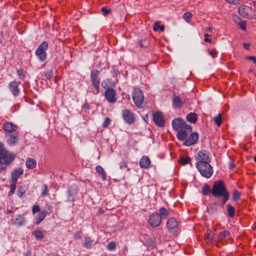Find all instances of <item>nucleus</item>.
Here are the masks:
<instances>
[{
  "instance_id": "obj_27",
  "label": "nucleus",
  "mask_w": 256,
  "mask_h": 256,
  "mask_svg": "<svg viewBox=\"0 0 256 256\" xmlns=\"http://www.w3.org/2000/svg\"><path fill=\"white\" fill-rule=\"evenodd\" d=\"M159 212L160 214H158L161 220L162 219L166 218L170 214L166 208L163 207L160 208Z\"/></svg>"
},
{
  "instance_id": "obj_34",
  "label": "nucleus",
  "mask_w": 256,
  "mask_h": 256,
  "mask_svg": "<svg viewBox=\"0 0 256 256\" xmlns=\"http://www.w3.org/2000/svg\"><path fill=\"white\" fill-rule=\"evenodd\" d=\"M190 160V158L188 156H182L178 160V162L182 165H185L188 164Z\"/></svg>"
},
{
  "instance_id": "obj_23",
  "label": "nucleus",
  "mask_w": 256,
  "mask_h": 256,
  "mask_svg": "<svg viewBox=\"0 0 256 256\" xmlns=\"http://www.w3.org/2000/svg\"><path fill=\"white\" fill-rule=\"evenodd\" d=\"M172 104L174 108H180L183 104V102L178 96H174L172 100Z\"/></svg>"
},
{
  "instance_id": "obj_20",
  "label": "nucleus",
  "mask_w": 256,
  "mask_h": 256,
  "mask_svg": "<svg viewBox=\"0 0 256 256\" xmlns=\"http://www.w3.org/2000/svg\"><path fill=\"white\" fill-rule=\"evenodd\" d=\"M18 126L12 122H7L4 125V130L7 132H14L17 130Z\"/></svg>"
},
{
  "instance_id": "obj_2",
  "label": "nucleus",
  "mask_w": 256,
  "mask_h": 256,
  "mask_svg": "<svg viewBox=\"0 0 256 256\" xmlns=\"http://www.w3.org/2000/svg\"><path fill=\"white\" fill-rule=\"evenodd\" d=\"M196 168L202 176L206 178H210L213 174V168L208 162H198Z\"/></svg>"
},
{
  "instance_id": "obj_26",
  "label": "nucleus",
  "mask_w": 256,
  "mask_h": 256,
  "mask_svg": "<svg viewBox=\"0 0 256 256\" xmlns=\"http://www.w3.org/2000/svg\"><path fill=\"white\" fill-rule=\"evenodd\" d=\"M46 216V212L44 211L40 212L36 216V222L35 224H39Z\"/></svg>"
},
{
  "instance_id": "obj_16",
  "label": "nucleus",
  "mask_w": 256,
  "mask_h": 256,
  "mask_svg": "<svg viewBox=\"0 0 256 256\" xmlns=\"http://www.w3.org/2000/svg\"><path fill=\"white\" fill-rule=\"evenodd\" d=\"M11 222L16 226H20L25 224L26 220L22 215L17 214L12 218Z\"/></svg>"
},
{
  "instance_id": "obj_25",
  "label": "nucleus",
  "mask_w": 256,
  "mask_h": 256,
  "mask_svg": "<svg viewBox=\"0 0 256 256\" xmlns=\"http://www.w3.org/2000/svg\"><path fill=\"white\" fill-rule=\"evenodd\" d=\"M26 164L27 168L33 169L36 166V162L34 158H29L26 160Z\"/></svg>"
},
{
  "instance_id": "obj_7",
  "label": "nucleus",
  "mask_w": 256,
  "mask_h": 256,
  "mask_svg": "<svg viewBox=\"0 0 256 256\" xmlns=\"http://www.w3.org/2000/svg\"><path fill=\"white\" fill-rule=\"evenodd\" d=\"M99 72L96 70H93L90 73V78L92 84L94 88V94H97L99 92V84L100 83V78L98 76Z\"/></svg>"
},
{
  "instance_id": "obj_6",
  "label": "nucleus",
  "mask_w": 256,
  "mask_h": 256,
  "mask_svg": "<svg viewBox=\"0 0 256 256\" xmlns=\"http://www.w3.org/2000/svg\"><path fill=\"white\" fill-rule=\"evenodd\" d=\"M132 98L136 106L139 108H142L144 101L142 91L138 88H134L132 92Z\"/></svg>"
},
{
  "instance_id": "obj_12",
  "label": "nucleus",
  "mask_w": 256,
  "mask_h": 256,
  "mask_svg": "<svg viewBox=\"0 0 256 256\" xmlns=\"http://www.w3.org/2000/svg\"><path fill=\"white\" fill-rule=\"evenodd\" d=\"M210 153L206 150H201L197 154L196 157L198 162H210Z\"/></svg>"
},
{
  "instance_id": "obj_43",
  "label": "nucleus",
  "mask_w": 256,
  "mask_h": 256,
  "mask_svg": "<svg viewBox=\"0 0 256 256\" xmlns=\"http://www.w3.org/2000/svg\"><path fill=\"white\" fill-rule=\"evenodd\" d=\"M192 14L190 12H186L184 14V18L186 21L189 22L191 18Z\"/></svg>"
},
{
  "instance_id": "obj_35",
  "label": "nucleus",
  "mask_w": 256,
  "mask_h": 256,
  "mask_svg": "<svg viewBox=\"0 0 256 256\" xmlns=\"http://www.w3.org/2000/svg\"><path fill=\"white\" fill-rule=\"evenodd\" d=\"M230 235L229 232L227 230H224L220 232L218 235V240L220 241L224 238L228 237Z\"/></svg>"
},
{
  "instance_id": "obj_1",
  "label": "nucleus",
  "mask_w": 256,
  "mask_h": 256,
  "mask_svg": "<svg viewBox=\"0 0 256 256\" xmlns=\"http://www.w3.org/2000/svg\"><path fill=\"white\" fill-rule=\"evenodd\" d=\"M14 159V156L6 151L4 146L0 142V170L5 168Z\"/></svg>"
},
{
  "instance_id": "obj_21",
  "label": "nucleus",
  "mask_w": 256,
  "mask_h": 256,
  "mask_svg": "<svg viewBox=\"0 0 256 256\" xmlns=\"http://www.w3.org/2000/svg\"><path fill=\"white\" fill-rule=\"evenodd\" d=\"M150 164V161L149 158L147 156H143L140 161V166L144 168H148Z\"/></svg>"
},
{
  "instance_id": "obj_54",
  "label": "nucleus",
  "mask_w": 256,
  "mask_h": 256,
  "mask_svg": "<svg viewBox=\"0 0 256 256\" xmlns=\"http://www.w3.org/2000/svg\"><path fill=\"white\" fill-rule=\"evenodd\" d=\"M210 35L208 34H206L204 35V41L206 42H211V40L208 38Z\"/></svg>"
},
{
  "instance_id": "obj_36",
  "label": "nucleus",
  "mask_w": 256,
  "mask_h": 256,
  "mask_svg": "<svg viewBox=\"0 0 256 256\" xmlns=\"http://www.w3.org/2000/svg\"><path fill=\"white\" fill-rule=\"evenodd\" d=\"M214 122L216 124H217L218 126H220L222 122V116L220 114H219L217 116L214 118Z\"/></svg>"
},
{
  "instance_id": "obj_56",
  "label": "nucleus",
  "mask_w": 256,
  "mask_h": 256,
  "mask_svg": "<svg viewBox=\"0 0 256 256\" xmlns=\"http://www.w3.org/2000/svg\"><path fill=\"white\" fill-rule=\"evenodd\" d=\"M246 58L252 60L253 61V62L256 64V56H248Z\"/></svg>"
},
{
  "instance_id": "obj_47",
  "label": "nucleus",
  "mask_w": 256,
  "mask_h": 256,
  "mask_svg": "<svg viewBox=\"0 0 256 256\" xmlns=\"http://www.w3.org/2000/svg\"><path fill=\"white\" fill-rule=\"evenodd\" d=\"M48 193V188L46 184H44L43 186V188L42 190V194L43 196H46Z\"/></svg>"
},
{
  "instance_id": "obj_51",
  "label": "nucleus",
  "mask_w": 256,
  "mask_h": 256,
  "mask_svg": "<svg viewBox=\"0 0 256 256\" xmlns=\"http://www.w3.org/2000/svg\"><path fill=\"white\" fill-rule=\"evenodd\" d=\"M110 83V80L108 79H106L104 80L102 82V86L103 88H106L108 84Z\"/></svg>"
},
{
  "instance_id": "obj_9",
  "label": "nucleus",
  "mask_w": 256,
  "mask_h": 256,
  "mask_svg": "<svg viewBox=\"0 0 256 256\" xmlns=\"http://www.w3.org/2000/svg\"><path fill=\"white\" fill-rule=\"evenodd\" d=\"M198 138V134L196 132H192L189 136L183 141L184 145L186 146H190L196 144Z\"/></svg>"
},
{
  "instance_id": "obj_18",
  "label": "nucleus",
  "mask_w": 256,
  "mask_h": 256,
  "mask_svg": "<svg viewBox=\"0 0 256 256\" xmlns=\"http://www.w3.org/2000/svg\"><path fill=\"white\" fill-rule=\"evenodd\" d=\"M23 174V170L21 168H18L14 170L12 173V184H16L18 178Z\"/></svg>"
},
{
  "instance_id": "obj_39",
  "label": "nucleus",
  "mask_w": 256,
  "mask_h": 256,
  "mask_svg": "<svg viewBox=\"0 0 256 256\" xmlns=\"http://www.w3.org/2000/svg\"><path fill=\"white\" fill-rule=\"evenodd\" d=\"M53 76L54 71L52 70H50L45 74L44 78L47 80H50Z\"/></svg>"
},
{
  "instance_id": "obj_49",
  "label": "nucleus",
  "mask_w": 256,
  "mask_h": 256,
  "mask_svg": "<svg viewBox=\"0 0 256 256\" xmlns=\"http://www.w3.org/2000/svg\"><path fill=\"white\" fill-rule=\"evenodd\" d=\"M110 119L107 117L105 118V120L103 123V126L107 127L110 125Z\"/></svg>"
},
{
  "instance_id": "obj_52",
  "label": "nucleus",
  "mask_w": 256,
  "mask_h": 256,
  "mask_svg": "<svg viewBox=\"0 0 256 256\" xmlns=\"http://www.w3.org/2000/svg\"><path fill=\"white\" fill-rule=\"evenodd\" d=\"M18 77L20 79H22L24 76V74L22 70H18L17 72Z\"/></svg>"
},
{
  "instance_id": "obj_62",
  "label": "nucleus",
  "mask_w": 256,
  "mask_h": 256,
  "mask_svg": "<svg viewBox=\"0 0 256 256\" xmlns=\"http://www.w3.org/2000/svg\"><path fill=\"white\" fill-rule=\"evenodd\" d=\"M55 256H60L57 254Z\"/></svg>"
},
{
  "instance_id": "obj_58",
  "label": "nucleus",
  "mask_w": 256,
  "mask_h": 256,
  "mask_svg": "<svg viewBox=\"0 0 256 256\" xmlns=\"http://www.w3.org/2000/svg\"><path fill=\"white\" fill-rule=\"evenodd\" d=\"M229 166L230 168H234L236 167L235 164L232 162L229 163Z\"/></svg>"
},
{
  "instance_id": "obj_48",
  "label": "nucleus",
  "mask_w": 256,
  "mask_h": 256,
  "mask_svg": "<svg viewBox=\"0 0 256 256\" xmlns=\"http://www.w3.org/2000/svg\"><path fill=\"white\" fill-rule=\"evenodd\" d=\"M40 208L38 205H34L32 207V211L34 214H35L36 212H40Z\"/></svg>"
},
{
  "instance_id": "obj_8",
  "label": "nucleus",
  "mask_w": 256,
  "mask_h": 256,
  "mask_svg": "<svg viewBox=\"0 0 256 256\" xmlns=\"http://www.w3.org/2000/svg\"><path fill=\"white\" fill-rule=\"evenodd\" d=\"M172 125L173 128L176 130H180L182 128L190 130L191 126L186 124V122L180 118H176L172 120Z\"/></svg>"
},
{
  "instance_id": "obj_33",
  "label": "nucleus",
  "mask_w": 256,
  "mask_h": 256,
  "mask_svg": "<svg viewBox=\"0 0 256 256\" xmlns=\"http://www.w3.org/2000/svg\"><path fill=\"white\" fill-rule=\"evenodd\" d=\"M92 242L90 238L87 237L84 238V246L86 248H90L92 246Z\"/></svg>"
},
{
  "instance_id": "obj_30",
  "label": "nucleus",
  "mask_w": 256,
  "mask_h": 256,
  "mask_svg": "<svg viewBox=\"0 0 256 256\" xmlns=\"http://www.w3.org/2000/svg\"><path fill=\"white\" fill-rule=\"evenodd\" d=\"M214 238V234L212 230H208L205 235V240L206 242H212Z\"/></svg>"
},
{
  "instance_id": "obj_53",
  "label": "nucleus",
  "mask_w": 256,
  "mask_h": 256,
  "mask_svg": "<svg viewBox=\"0 0 256 256\" xmlns=\"http://www.w3.org/2000/svg\"><path fill=\"white\" fill-rule=\"evenodd\" d=\"M238 25L240 26V28L243 30H246V24L245 22H241L238 24Z\"/></svg>"
},
{
  "instance_id": "obj_3",
  "label": "nucleus",
  "mask_w": 256,
  "mask_h": 256,
  "mask_svg": "<svg viewBox=\"0 0 256 256\" xmlns=\"http://www.w3.org/2000/svg\"><path fill=\"white\" fill-rule=\"evenodd\" d=\"M228 192L225 184L222 181L218 180L214 184L212 194L214 196L220 197Z\"/></svg>"
},
{
  "instance_id": "obj_24",
  "label": "nucleus",
  "mask_w": 256,
  "mask_h": 256,
  "mask_svg": "<svg viewBox=\"0 0 256 256\" xmlns=\"http://www.w3.org/2000/svg\"><path fill=\"white\" fill-rule=\"evenodd\" d=\"M226 211L228 216L230 218L234 217L236 214L235 208L230 204H228L226 206Z\"/></svg>"
},
{
  "instance_id": "obj_32",
  "label": "nucleus",
  "mask_w": 256,
  "mask_h": 256,
  "mask_svg": "<svg viewBox=\"0 0 256 256\" xmlns=\"http://www.w3.org/2000/svg\"><path fill=\"white\" fill-rule=\"evenodd\" d=\"M32 234L37 239L42 240L44 238V232L40 230H35Z\"/></svg>"
},
{
  "instance_id": "obj_19",
  "label": "nucleus",
  "mask_w": 256,
  "mask_h": 256,
  "mask_svg": "<svg viewBox=\"0 0 256 256\" xmlns=\"http://www.w3.org/2000/svg\"><path fill=\"white\" fill-rule=\"evenodd\" d=\"M7 143L10 146H14L18 142V137L17 133L9 134L8 136Z\"/></svg>"
},
{
  "instance_id": "obj_61",
  "label": "nucleus",
  "mask_w": 256,
  "mask_h": 256,
  "mask_svg": "<svg viewBox=\"0 0 256 256\" xmlns=\"http://www.w3.org/2000/svg\"><path fill=\"white\" fill-rule=\"evenodd\" d=\"M254 162H256V156L254 157Z\"/></svg>"
},
{
  "instance_id": "obj_22",
  "label": "nucleus",
  "mask_w": 256,
  "mask_h": 256,
  "mask_svg": "<svg viewBox=\"0 0 256 256\" xmlns=\"http://www.w3.org/2000/svg\"><path fill=\"white\" fill-rule=\"evenodd\" d=\"M178 226V222L174 218H171L168 219L166 222V227L168 230H172Z\"/></svg>"
},
{
  "instance_id": "obj_5",
  "label": "nucleus",
  "mask_w": 256,
  "mask_h": 256,
  "mask_svg": "<svg viewBox=\"0 0 256 256\" xmlns=\"http://www.w3.org/2000/svg\"><path fill=\"white\" fill-rule=\"evenodd\" d=\"M238 14L243 18L254 19L256 18V11L247 6H241L238 8Z\"/></svg>"
},
{
  "instance_id": "obj_42",
  "label": "nucleus",
  "mask_w": 256,
  "mask_h": 256,
  "mask_svg": "<svg viewBox=\"0 0 256 256\" xmlns=\"http://www.w3.org/2000/svg\"><path fill=\"white\" fill-rule=\"evenodd\" d=\"M229 196L230 194L228 192L221 196H222V202L223 204H224L228 200Z\"/></svg>"
},
{
  "instance_id": "obj_29",
  "label": "nucleus",
  "mask_w": 256,
  "mask_h": 256,
  "mask_svg": "<svg viewBox=\"0 0 256 256\" xmlns=\"http://www.w3.org/2000/svg\"><path fill=\"white\" fill-rule=\"evenodd\" d=\"M96 172L102 175L103 180H106V174L104 171V168L100 166H98L96 168Z\"/></svg>"
},
{
  "instance_id": "obj_50",
  "label": "nucleus",
  "mask_w": 256,
  "mask_h": 256,
  "mask_svg": "<svg viewBox=\"0 0 256 256\" xmlns=\"http://www.w3.org/2000/svg\"><path fill=\"white\" fill-rule=\"evenodd\" d=\"M228 2L233 4H238L240 3V0H226Z\"/></svg>"
},
{
  "instance_id": "obj_10",
  "label": "nucleus",
  "mask_w": 256,
  "mask_h": 256,
  "mask_svg": "<svg viewBox=\"0 0 256 256\" xmlns=\"http://www.w3.org/2000/svg\"><path fill=\"white\" fill-rule=\"evenodd\" d=\"M106 100L110 103H114L116 100V92L112 88H108L104 92Z\"/></svg>"
},
{
  "instance_id": "obj_17",
  "label": "nucleus",
  "mask_w": 256,
  "mask_h": 256,
  "mask_svg": "<svg viewBox=\"0 0 256 256\" xmlns=\"http://www.w3.org/2000/svg\"><path fill=\"white\" fill-rule=\"evenodd\" d=\"M192 130V127L190 130L184 128L180 130L176 134L177 138L180 141H184L188 136V134L191 132Z\"/></svg>"
},
{
  "instance_id": "obj_40",
  "label": "nucleus",
  "mask_w": 256,
  "mask_h": 256,
  "mask_svg": "<svg viewBox=\"0 0 256 256\" xmlns=\"http://www.w3.org/2000/svg\"><path fill=\"white\" fill-rule=\"evenodd\" d=\"M25 192L26 190L24 188L20 186L18 188L17 190V194L19 197H22Z\"/></svg>"
},
{
  "instance_id": "obj_38",
  "label": "nucleus",
  "mask_w": 256,
  "mask_h": 256,
  "mask_svg": "<svg viewBox=\"0 0 256 256\" xmlns=\"http://www.w3.org/2000/svg\"><path fill=\"white\" fill-rule=\"evenodd\" d=\"M202 192L204 195L206 196L210 194V186L208 185H204L202 188Z\"/></svg>"
},
{
  "instance_id": "obj_15",
  "label": "nucleus",
  "mask_w": 256,
  "mask_h": 256,
  "mask_svg": "<svg viewBox=\"0 0 256 256\" xmlns=\"http://www.w3.org/2000/svg\"><path fill=\"white\" fill-rule=\"evenodd\" d=\"M153 120L158 126H164L165 121L162 112H157L153 114Z\"/></svg>"
},
{
  "instance_id": "obj_57",
  "label": "nucleus",
  "mask_w": 256,
  "mask_h": 256,
  "mask_svg": "<svg viewBox=\"0 0 256 256\" xmlns=\"http://www.w3.org/2000/svg\"><path fill=\"white\" fill-rule=\"evenodd\" d=\"M243 46L246 49L248 50L250 48V44L248 43H244L243 44Z\"/></svg>"
},
{
  "instance_id": "obj_14",
  "label": "nucleus",
  "mask_w": 256,
  "mask_h": 256,
  "mask_svg": "<svg viewBox=\"0 0 256 256\" xmlns=\"http://www.w3.org/2000/svg\"><path fill=\"white\" fill-rule=\"evenodd\" d=\"M122 118L125 122L129 124H132L134 122V116L133 112L128 110L122 111Z\"/></svg>"
},
{
  "instance_id": "obj_60",
  "label": "nucleus",
  "mask_w": 256,
  "mask_h": 256,
  "mask_svg": "<svg viewBox=\"0 0 256 256\" xmlns=\"http://www.w3.org/2000/svg\"><path fill=\"white\" fill-rule=\"evenodd\" d=\"M77 237H78V238H80V234H78V236H74V238H76Z\"/></svg>"
},
{
  "instance_id": "obj_31",
  "label": "nucleus",
  "mask_w": 256,
  "mask_h": 256,
  "mask_svg": "<svg viewBox=\"0 0 256 256\" xmlns=\"http://www.w3.org/2000/svg\"><path fill=\"white\" fill-rule=\"evenodd\" d=\"M241 194L237 190H234L232 192V198L234 202H237L240 199Z\"/></svg>"
},
{
  "instance_id": "obj_59",
  "label": "nucleus",
  "mask_w": 256,
  "mask_h": 256,
  "mask_svg": "<svg viewBox=\"0 0 256 256\" xmlns=\"http://www.w3.org/2000/svg\"><path fill=\"white\" fill-rule=\"evenodd\" d=\"M117 72L118 71L116 70L114 68H113L112 70V73L114 74V76H115L117 74Z\"/></svg>"
},
{
  "instance_id": "obj_37",
  "label": "nucleus",
  "mask_w": 256,
  "mask_h": 256,
  "mask_svg": "<svg viewBox=\"0 0 256 256\" xmlns=\"http://www.w3.org/2000/svg\"><path fill=\"white\" fill-rule=\"evenodd\" d=\"M153 30L155 32L158 30L163 32L164 30V25H160L158 22H156Z\"/></svg>"
},
{
  "instance_id": "obj_13",
  "label": "nucleus",
  "mask_w": 256,
  "mask_h": 256,
  "mask_svg": "<svg viewBox=\"0 0 256 256\" xmlns=\"http://www.w3.org/2000/svg\"><path fill=\"white\" fill-rule=\"evenodd\" d=\"M20 84V82L14 80L10 82L8 84L10 90L14 97L18 96L20 94V89L18 88V86Z\"/></svg>"
},
{
  "instance_id": "obj_45",
  "label": "nucleus",
  "mask_w": 256,
  "mask_h": 256,
  "mask_svg": "<svg viewBox=\"0 0 256 256\" xmlns=\"http://www.w3.org/2000/svg\"><path fill=\"white\" fill-rule=\"evenodd\" d=\"M116 246V243L114 242H111L108 244L107 248L109 250H114Z\"/></svg>"
},
{
  "instance_id": "obj_28",
  "label": "nucleus",
  "mask_w": 256,
  "mask_h": 256,
  "mask_svg": "<svg viewBox=\"0 0 256 256\" xmlns=\"http://www.w3.org/2000/svg\"><path fill=\"white\" fill-rule=\"evenodd\" d=\"M197 114L194 112H190L186 117L187 120L191 123H195L196 120Z\"/></svg>"
},
{
  "instance_id": "obj_11",
  "label": "nucleus",
  "mask_w": 256,
  "mask_h": 256,
  "mask_svg": "<svg viewBox=\"0 0 256 256\" xmlns=\"http://www.w3.org/2000/svg\"><path fill=\"white\" fill-rule=\"evenodd\" d=\"M162 220L158 212L152 213L149 217V224L152 227L158 226L161 223Z\"/></svg>"
},
{
  "instance_id": "obj_44",
  "label": "nucleus",
  "mask_w": 256,
  "mask_h": 256,
  "mask_svg": "<svg viewBox=\"0 0 256 256\" xmlns=\"http://www.w3.org/2000/svg\"><path fill=\"white\" fill-rule=\"evenodd\" d=\"M101 11L104 16H106L110 12V10L106 7L102 8Z\"/></svg>"
},
{
  "instance_id": "obj_46",
  "label": "nucleus",
  "mask_w": 256,
  "mask_h": 256,
  "mask_svg": "<svg viewBox=\"0 0 256 256\" xmlns=\"http://www.w3.org/2000/svg\"><path fill=\"white\" fill-rule=\"evenodd\" d=\"M120 165V168L121 170H123L124 168H126L127 167V163L124 160H122L119 164Z\"/></svg>"
},
{
  "instance_id": "obj_55",
  "label": "nucleus",
  "mask_w": 256,
  "mask_h": 256,
  "mask_svg": "<svg viewBox=\"0 0 256 256\" xmlns=\"http://www.w3.org/2000/svg\"><path fill=\"white\" fill-rule=\"evenodd\" d=\"M16 184H12H12L10 186V194H13L14 192V190H16Z\"/></svg>"
},
{
  "instance_id": "obj_4",
  "label": "nucleus",
  "mask_w": 256,
  "mask_h": 256,
  "mask_svg": "<svg viewBox=\"0 0 256 256\" xmlns=\"http://www.w3.org/2000/svg\"><path fill=\"white\" fill-rule=\"evenodd\" d=\"M48 48L46 42H43L36 49L35 54L40 62H44L47 58L46 50Z\"/></svg>"
},
{
  "instance_id": "obj_41",
  "label": "nucleus",
  "mask_w": 256,
  "mask_h": 256,
  "mask_svg": "<svg viewBox=\"0 0 256 256\" xmlns=\"http://www.w3.org/2000/svg\"><path fill=\"white\" fill-rule=\"evenodd\" d=\"M208 55L212 56V58H214L217 56V52L214 49L208 50Z\"/></svg>"
}]
</instances>
